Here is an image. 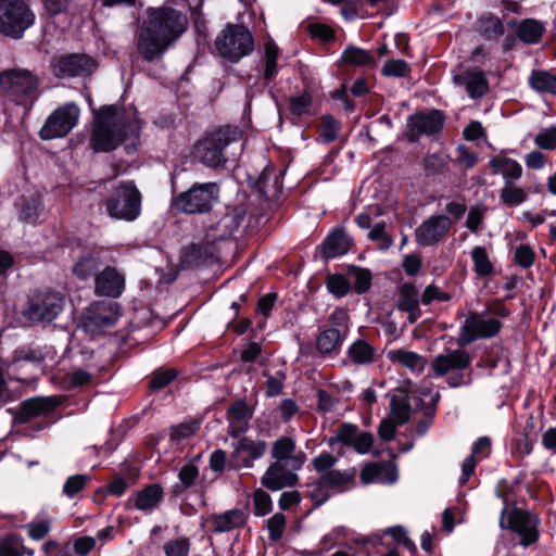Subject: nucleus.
Wrapping results in <instances>:
<instances>
[{
    "label": "nucleus",
    "instance_id": "obj_1",
    "mask_svg": "<svg viewBox=\"0 0 556 556\" xmlns=\"http://www.w3.org/2000/svg\"><path fill=\"white\" fill-rule=\"evenodd\" d=\"M136 35L138 54L148 62L160 60L188 29V16L172 7L149 8Z\"/></svg>",
    "mask_w": 556,
    "mask_h": 556
},
{
    "label": "nucleus",
    "instance_id": "obj_2",
    "mask_svg": "<svg viewBox=\"0 0 556 556\" xmlns=\"http://www.w3.org/2000/svg\"><path fill=\"white\" fill-rule=\"evenodd\" d=\"M140 129L136 111L104 106L96 114L89 144L96 152H110L127 140L134 143L139 138Z\"/></svg>",
    "mask_w": 556,
    "mask_h": 556
},
{
    "label": "nucleus",
    "instance_id": "obj_3",
    "mask_svg": "<svg viewBox=\"0 0 556 556\" xmlns=\"http://www.w3.org/2000/svg\"><path fill=\"white\" fill-rule=\"evenodd\" d=\"M243 150V132L233 126L219 127L205 134L193 147L194 159L210 168L223 167Z\"/></svg>",
    "mask_w": 556,
    "mask_h": 556
},
{
    "label": "nucleus",
    "instance_id": "obj_4",
    "mask_svg": "<svg viewBox=\"0 0 556 556\" xmlns=\"http://www.w3.org/2000/svg\"><path fill=\"white\" fill-rule=\"evenodd\" d=\"M64 306L63 293L52 289L39 290L28 300L22 316L30 323H51L61 314Z\"/></svg>",
    "mask_w": 556,
    "mask_h": 556
},
{
    "label": "nucleus",
    "instance_id": "obj_5",
    "mask_svg": "<svg viewBox=\"0 0 556 556\" xmlns=\"http://www.w3.org/2000/svg\"><path fill=\"white\" fill-rule=\"evenodd\" d=\"M215 48L220 56L237 62L254 49V40L242 25H227L216 37Z\"/></svg>",
    "mask_w": 556,
    "mask_h": 556
},
{
    "label": "nucleus",
    "instance_id": "obj_6",
    "mask_svg": "<svg viewBox=\"0 0 556 556\" xmlns=\"http://www.w3.org/2000/svg\"><path fill=\"white\" fill-rule=\"evenodd\" d=\"M105 206L110 217L132 222L141 212V194L134 184L123 182L106 199Z\"/></svg>",
    "mask_w": 556,
    "mask_h": 556
},
{
    "label": "nucleus",
    "instance_id": "obj_7",
    "mask_svg": "<svg viewBox=\"0 0 556 556\" xmlns=\"http://www.w3.org/2000/svg\"><path fill=\"white\" fill-rule=\"evenodd\" d=\"M34 23V14L23 0H0V34L21 38Z\"/></svg>",
    "mask_w": 556,
    "mask_h": 556
},
{
    "label": "nucleus",
    "instance_id": "obj_8",
    "mask_svg": "<svg viewBox=\"0 0 556 556\" xmlns=\"http://www.w3.org/2000/svg\"><path fill=\"white\" fill-rule=\"evenodd\" d=\"M218 194L219 187L216 182L194 184L174 199V206L181 213L202 214L212 208Z\"/></svg>",
    "mask_w": 556,
    "mask_h": 556
},
{
    "label": "nucleus",
    "instance_id": "obj_9",
    "mask_svg": "<svg viewBox=\"0 0 556 556\" xmlns=\"http://www.w3.org/2000/svg\"><path fill=\"white\" fill-rule=\"evenodd\" d=\"M502 323L495 317H489L485 313L469 312L460 327L457 343L464 348L477 339H490L496 337Z\"/></svg>",
    "mask_w": 556,
    "mask_h": 556
},
{
    "label": "nucleus",
    "instance_id": "obj_10",
    "mask_svg": "<svg viewBox=\"0 0 556 556\" xmlns=\"http://www.w3.org/2000/svg\"><path fill=\"white\" fill-rule=\"evenodd\" d=\"M39 85L38 77L25 68H12L0 73V89L14 101L33 98Z\"/></svg>",
    "mask_w": 556,
    "mask_h": 556
},
{
    "label": "nucleus",
    "instance_id": "obj_11",
    "mask_svg": "<svg viewBox=\"0 0 556 556\" xmlns=\"http://www.w3.org/2000/svg\"><path fill=\"white\" fill-rule=\"evenodd\" d=\"M539 518L526 510L514 508L504 510L500 520L502 529H509L520 538V543L527 547L538 541Z\"/></svg>",
    "mask_w": 556,
    "mask_h": 556
},
{
    "label": "nucleus",
    "instance_id": "obj_12",
    "mask_svg": "<svg viewBox=\"0 0 556 556\" xmlns=\"http://www.w3.org/2000/svg\"><path fill=\"white\" fill-rule=\"evenodd\" d=\"M79 109L73 103L56 109L46 121L39 131L42 140H52L65 137L76 125Z\"/></svg>",
    "mask_w": 556,
    "mask_h": 556
},
{
    "label": "nucleus",
    "instance_id": "obj_13",
    "mask_svg": "<svg viewBox=\"0 0 556 556\" xmlns=\"http://www.w3.org/2000/svg\"><path fill=\"white\" fill-rule=\"evenodd\" d=\"M118 317L119 313L116 303L97 301L84 311L81 323L87 331L99 332L114 326Z\"/></svg>",
    "mask_w": 556,
    "mask_h": 556
},
{
    "label": "nucleus",
    "instance_id": "obj_14",
    "mask_svg": "<svg viewBox=\"0 0 556 556\" xmlns=\"http://www.w3.org/2000/svg\"><path fill=\"white\" fill-rule=\"evenodd\" d=\"M452 225V219L446 215L430 216L416 228V242L421 247L438 244L447 236Z\"/></svg>",
    "mask_w": 556,
    "mask_h": 556
},
{
    "label": "nucleus",
    "instance_id": "obj_15",
    "mask_svg": "<svg viewBox=\"0 0 556 556\" xmlns=\"http://www.w3.org/2000/svg\"><path fill=\"white\" fill-rule=\"evenodd\" d=\"M444 123L442 113L438 110L420 112L409 116L406 126V136L409 141H416L420 136H431L439 132Z\"/></svg>",
    "mask_w": 556,
    "mask_h": 556
},
{
    "label": "nucleus",
    "instance_id": "obj_16",
    "mask_svg": "<svg viewBox=\"0 0 556 556\" xmlns=\"http://www.w3.org/2000/svg\"><path fill=\"white\" fill-rule=\"evenodd\" d=\"M97 68V62L87 54H67L58 60L53 72L59 77L90 75Z\"/></svg>",
    "mask_w": 556,
    "mask_h": 556
},
{
    "label": "nucleus",
    "instance_id": "obj_17",
    "mask_svg": "<svg viewBox=\"0 0 556 556\" xmlns=\"http://www.w3.org/2000/svg\"><path fill=\"white\" fill-rule=\"evenodd\" d=\"M266 450L267 443L265 441H255L248 437H243L233 445L231 462L236 467L251 468L253 466V462L263 457Z\"/></svg>",
    "mask_w": 556,
    "mask_h": 556
},
{
    "label": "nucleus",
    "instance_id": "obj_18",
    "mask_svg": "<svg viewBox=\"0 0 556 556\" xmlns=\"http://www.w3.org/2000/svg\"><path fill=\"white\" fill-rule=\"evenodd\" d=\"M470 363V355L464 350L456 349L437 355L431 362V368L435 376L442 377L453 371L465 370Z\"/></svg>",
    "mask_w": 556,
    "mask_h": 556
},
{
    "label": "nucleus",
    "instance_id": "obj_19",
    "mask_svg": "<svg viewBox=\"0 0 556 556\" xmlns=\"http://www.w3.org/2000/svg\"><path fill=\"white\" fill-rule=\"evenodd\" d=\"M296 471L289 467L287 463L274 462L262 477V484L271 491L293 486L299 481Z\"/></svg>",
    "mask_w": 556,
    "mask_h": 556
},
{
    "label": "nucleus",
    "instance_id": "obj_20",
    "mask_svg": "<svg viewBox=\"0 0 556 556\" xmlns=\"http://www.w3.org/2000/svg\"><path fill=\"white\" fill-rule=\"evenodd\" d=\"M244 211L240 207H227L225 214L207 230V238L212 241L230 238L240 227Z\"/></svg>",
    "mask_w": 556,
    "mask_h": 556
},
{
    "label": "nucleus",
    "instance_id": "obj_21",
    "mask_svg": "<svg viewBox=\"0 0 556 556\" xmlns=\"http://www.w3.org/2000/svg\"><path fill=\"white\" fill-rule=\"evenodd\" d=\"M294 440L289 437H281L273 443L271 457L275 462L287 463L293 470H300L306 460L304 452L295 453Z\"/></svg>",
    "mask_w": 556,
    "mask_h": 556
},
{
    "label": "nucleus",
    "instance_id": "obj_22",
    "mask_svg": "<svg viewBox=\"0 0 556 556\" xmlns=\"http://www.w3.org/2000/svg\"><path fill=\"white\" fill-rule=\"evenodd\" d=\"M125 287V278L114 267H105L96 276L94 291L99 295L117 298Z\"/></svg>",
    "mask_w": 556,
    "mask_h": 556
},
{
    "label": "nucleus",
    "instance_id": "obj_23",
    "mask_svg": "<svg viewBox=\"0 0 556 556\" xmlns=\"http://www.w3.org/2000/svg\"><path fill=\"white\" fill-rule=\"evenodd\" d=\"M396 306L408 314V321L414 324L421 315L419 293L413 283H403L397 288Z\"/></svg>",
    "mask_w": 556,
    "mask_h": 556
},
{
    "label": "nucleus",
    "instance_id": "obj_24",
    "mask_svg": "<svg viewBox=\"0 0 556 556\" xmlns=\"http://www.w3.org/2000/svg\"><path fill=\"white\" fill-rule=\"evenodd\" d=\"M59 402L54 397H34L24 401L18 412L20 422H29L39 416H46L52 413Z\"/></svg>",
    "mask_w": 556,
    "mask_h": 556
},
{
    "label": "nucleus",
    "instance_id": "obj_25",
    "mask_svg": "<svg viewBox=\"0 0 556 556\" xmlns=\"http://www.w3.org/2000/svg\"><path fill=\"white\" fill-rule=\"evenodd\" d=\"M208 521L211 522L213 532L224 533L244 526L247 515L241 509H230L222 514L211 515Z\"/></svg>",
    "mask_w": 556,
    "mask_h": 556
},
{
    "label": "nucleus",
    "instance_id": "obj_26",
    "mask_svg": "<svg viewBox=\"0 0 556 556\" xmlns=\"http://www.w3.org/2000/svg\"><path fill=\"white\" fill-rule=\"evenodd\" d=\"M230 425L228 434L232 438L239 437L248 429V422L252 418V410L244 401H236L228 408Z\"/></svg>",
    "mask_w": 556,
    "mask_h": 556
},
{
    "label": "nucleus",
    "instance_id": "obj_27",
    "mask_svg": "<svg viewBox=\"0 0 556 556\" xmlns=\"http://www.w3.org/2000/svg\"><path fill=\"white\" fill-rule=\"evenodd\" d=\"M351 241L342 228L332 230L320 247L324 258H334L350 250Z\"/></svg>",
    "mask_w": 556,
    "mask_h": 556
},
{
    "label": "nucleus",
    "instance_id": "obj_28",
    "mask_svg": "<svg viewBox=\"0 0 556 556\" xmlns=\"http://www.w3.org/2000/svg\"><path fill=\"white\" fill-rule=\"evenodd\" d=\"M490 166L493 174H500L503 176L505 184L514 182L522 175L521 165L517 161L505 155L493 156L490 160Z\"/></svg>",
    "mask_w": 556,
    "mask_h": 556
},
{
    "label": "nucleus",
    "instance_id": "obj_29",
    "mask_svg": "<svg viewBox=\"0 0 556 556\" xmlns=\"http://www.w3.org/2000/svg\"><path fill=\"white\" fill-rule=\"evenodd\" d=\"M163 498V489L159 484H151L138 491L129 502L141 511H150L159 506Z\"/></svg>",
    "mask_w": 556,
    "mask_h": 556
},
{
    "label": "nucleus",
    "instance_id": "obj_30",
    "mask_svg": "<svg viewBox=\"0 0 556 556\" xmlns=\"http://www.w3.org/2000/svg\"><path fill=\"white\" fill-rule=\"evenodd\" d=\"M454 79L457 84H465L467 92L473 99L483 97L489 90L488 80L481 71H467Z\"/></svg>",
    "mask_w": 556,
    "mask_h": 556
},
{
    "label": "nucleus",
    "instance_id": "obj_31",
    "mask_svg": "<svg viewBox=\"0 0 556 556\" xmlns=\"http://www.w3.org/2000/svg\"><path fill=\"white\" fill-rule=\"evenodd\" d=\"M321 483H325L327 488L336 489L339 492L344 491L349 486L353 485L356 477V469L349 468L344 470L333 469L319 476Z\"/></svg>",
    "mask_w": 556,
    "mask_h": 556
},
{
    "label": "nucleus",
    "instance_id": "obj_32",
    "mask_svg": "<svg viewBox=\"0 0 556 556\" xmlns=\"http://www.w3.org/2000/svg\"><path fill=\"white\" fill-rule=\"evenodd\" d=\"M387 357L392 363L399 364L415 372H421L427 363L426 357L417 354L416 352L403 349L389 351Z\"/></svg>",
    "mask_w": 556,
    "mask_h": 556
},
{
    "label": "nucleus",
    "instance_id": "obj_33",
    "mask_svg": "<svg viewBox=\"0 0 556 556\" xmlns=\"http://www.w3.org/2000/svg\"><path fill=\"white\" fill-rule=\"evenodd\" d=\"M477 31L488 40H497L504 35L505 27L500 17L488 13L478 20Z\"/></svg>",
    "mask_w": 556,
    "mask_h": 556
},
{
    "label": "nucleus",
    "instance_id": "obj_34",
    "mask_svg": "<svg viewBox=\"0 0 556 556\" xmlns=\"http://www.w3.org/2000/svg\"><path fill=\"white\" fill-rule=\"evenodd\" d=\"M344 338L345 330H341V328L331 327L324 330L317 337L316 345L320 353L330 354L341 345Z\"/></svg>",
    "mask_w": 556,
    "mask_h": 556
},
{
    "label": "nucleus",
    "instance_id": "obj_35",
    "mask_svg": "<svg viewBox=\"0 0 556 556\" xmlns=\"http://www.w3.org/2000/svg\"><path fill=\"white\" fill-rule=\"evenodd\" d=\"M375 352L369 342L358 339L348 349V358L357 366L368 365L374 362Z\"/></svg>",
    "mask_w": 556,
    "mask_h": 556
},
{
    "label": "nucleus",
    "instance_id": "obj_36",
    "mask_svg": "<svg viewBox=\"0 0 556 556\" xmlns=\"http://www.w3.org/2000/svg\"><path fill=\"white\" fill-rule=\"evenodd\" d=\"M544 31L545 27L543 23L533 18H526L521 21L517 27L518 38L527 45L538 43Z\"/></svg>",
    "mask_w": 556,
    "mask_h": 556
},
{
    "label": "nucleus",
    "instance_id": "obj_37",
    "mask_svg": "<svg viewBox=\"0 0 556 556\" xmlns=\"http://www.w3.org/2000/svg\"><path fill=\"white\" fill-rule=\"evenodd\" d=\"M529 84L539 92L556 94V76L546 71H533Z\"/></svg>",
    "mask_w": 556,
    "mask_h": 556
},
{
    "label": "nucleus",
    "instance_id": "obj_38",
    "mask_svg": "<svg viewBox=\"0 0 556 556\" xmlns=\"http://www.w3.org/2000/svg\"><path fill=\"white\" fill-rule=\"evenodd\" d=\"M342 60L353 66L375 67L376 60L369 51L357 47H349L343 51Z\"/></svg>",
    "mask_w": 556,
    "mask_h": 556
},
{
    "label": "nucleus",
    "instance_id": "obj_39",
    "mask_svg": "<svg viewBox=\"0 0 556 556\" xmlns=\"http://www.w3.org/2000/svg\"><path fill=\"white\" fill-rule=\"evenodd\" d=\"M388 472L391 475L390 481L396 479L395 469L391 464L370 463L366 465L361 471V480L364 483H370L381 477L382 473Z\"/></svg>",
    "mask_w": 556,
    "mask_h": 556
},
{
    "label": "nucleus",
    "instance_id": "obj_40",
    "mask_svg": "<svg viewBox=\"0 0 556 556\" xmlns=\"http://www.w3.org/2000/svg\"><path fill=\"white\" fill-rule=\"evenodd\" d=\"M390 407L391 410L388 418H392L400 426L409 420L412 408L406 397L392 396Z\"/></svg>",
    "mask_w": 556,
    "mask_h": 556
},
{
    "label": "nucleus",
    "instance_id": "obj_41",
    "mask_svg": "<svg viewBox=\"0 0 556 556\" xmlns=\"http://www.w3.org/2000/svg\"><path fill=\"white\" fill-rule=\"evenodd\" d=\"M471 257L477 276L488 277L493 274V264L483 247H476L471 252Z\"/></svg>",
    "mask_w": 556,
    "mask_h": 556
},
{
    "label": "nucleus",
    "instance_id": "obj_42",
    "mask_svg": "<svg viewBox=\"0 0 556 556\" xmlns=\"http://www.w3.org/2000/svg\"><path fill=\"white\" fill-rule=\"evenodd\" d=\"M358 433L359 431L357 426L345 422L338 428L334 437L329 438L328 444L332 446L334 443L339 442L345 446L352 447Z\"/></svg>",
    "mask_w": 556,
    "mask_h": 556
},
{
    "label": "nucleus",
    "instance_id": "obj_43",
    "mask_svg": "<svg viewBox=\"0 0 556 556\" xmlns=\"http://www.w3.org/2000/svg\"><path fill=\"white\" fill-rule=\"evenodd\" d=\"M500 199L507 206H516L527 200V192L514 182L505 184L500 191Z\"/></svg>",
    "mask_w": 556,
    "mask_h": 556
},
{
    "label": "nucleus",
    "instance_id": "obj_44",
    "mask_svg": "<svg viewBox=\"0 0 556 556\" xmlns=\"http://www.w3.org/2000/svg\"><path fill=\"white\" fill-rule=\"evenodd\" d=\"M100 266L99 257L89 254L81 257L74 266L73 271L77 278L85 280L93 276Z\"/></svg>",
    "mask_w": 556,
    "mask_h": 556
},
{
    "label": "nucleus",
    "instance_id": "obj_45",
    "mask_svg": "<svg viewBox=\"0 0 556 556\" xmlns=\"http://www.w3.org/2000/svg\"><path fill=\"white\" fill-rule=\"evenodd\" d=\"M41 212V202L37 197L22 198L21 218L26 223H33Z\"/></svg>",
    "mask_w": 556,
    "mask_h": 556
},
{
    "label": "nucleus",
    "instance_id": "obj_46",
    "mask_svg": "<svg viewBox=\"0 0 556 556\" xmlns=\"http://www.w3.org/2000/svg\"><path fill=\"white\" fill-rule=\"evenodd\" d=\"M327 290L337 298H342L348 294L351 283L341 274H331L326 279Z\"/></svg>",
    "mask_w": 556,
    "mask_h": 556
},
{
    "label": "nucleus",
    "instance_id": "obj_47",
    "mask_svg": "<svg viewBox=\"0 0 556 556\" xmlns=\"http://www.w3.org/2000/svg\"><path fill=\"white\" fill-rule=\"evenodd\" d=\"M177 377V370L174 368L155 370L150 380L152 390H161L173 382Z\"/></svg>",
    "mask_w": 556,
    "mask_h": 556
},
{
    "label": "nucleus",
    "instance_id": "obj_48",
    "mask_svg": "<svg viewBox=\"0 0 556 556\" xmlns=\"http://www.w3.org/2000/svg\"><path fill=\"white\" fill-rule=\"evenodd\" d=\"M198 430V421L187 420L170 428V439L173 441H181L192 437Z\"/></svg>",
    "mask_w": 556,
    "mask_h": 556
},
{
    "label": "nucleus",
    "instance_id": "obj_49",
    "mask_svg": "<svg viewBox=\"0 0 556 556\" xmlns=\"http://www.w3.org/2000/svg\"><path fill=\"white\" fill-rule=\"evenodd\" d=\"M190 551V541L187 538H176L164 544L166 556H188Z\"/></svg>",
    "mask_w": 556,
    "mask_h": 556
},
{
    "label": "nucleus",
    "instance_id": "obj_50",
    "mask_svg": "<svg viewBox=\"0 0 556 556\" xmlns=\"http://www.w3.org/2000/svg\"><path fill=\"white\" fill-rule=\"evenodd\" d=\"M350 273L353 276L354 289L357 293L362 294L370 288L371 274L368 269L351 267Z\"/></svg>",
    "mask_w": 556,
    "mask_h": 556
},
{
    "label": "nucleus",
    "instance_id": "obj_51",
    "mask_svg": "<svg viewBox=\"0 0 556 556\" xmlns=\"http://www.w3.org/2000/svg\"><path fill=\"white\" fill-rule=\"evenodd\" d=\"M308 486V497L314 503V506H320L330 498L329 489L325 483H321L320 477Z\"/></svg>",
    "mask_w": 556,
    "mask_h": 556
},
{
    "label": "nucleus",
    "instance_id": "obj_52",
    "mask_svg": "<svg viewBox=\"0 0 556 556\" xmlns=\"http://www.w3.org/2000/svg\"><path fill=\"white\" fill-rule=\"evenodd\" d=\"M199 476V470L193 464H186L179 471L180 483L175 486L176 492L190 488Z\"/></svg>",
    "mask_w": 556,
    "mask_h": 556
},
{
    "label": "nucleus",
    "instance_id": "obj_53",
    "mask_svg": "<svg viewBox=\"0 0 556 556\" xmlns=\"http://www.w3.org/2000/svg\"><path fill=\"white\" fill-rule=\"evenodd\" d=\"M89 480L90 477L87 475H75L67 478L63 485L64 494L70 498L74 497L77 493L85 489Z\"/></svg>",
    "mask_w": 556,
    "mask_h": 556
},
{
    "label": "nucleus",
    "instance_id": "obj_54",
    "mask_svg": "<svg viewBox=\"0 0 556 556\" xmlns=\"http://www.w3.org/2000/svg\"><path fill=\"white\" fill-rule=\"evenodd\" d=\"M289 102L290 112L295 116H302L308 112L312 104V97L308 92L304 91L300 94L291 97Z\"/></svg>",
    "mask_w": 556,
    "mask_h": 556
},
{
    "label": "nucleus",
    "instance_id": "obj_55",
    "mask_svg": "<svg viewBox=\"0 0 556 556\" xmlns=\"http://www.w3.org/2000/svg\"><path fill=\"white\" fill-rule=\"evenodd\" d=\"M368 238L371 241L377 242L378 247L381 250L389 249L393 243L392 237L389 233H387V231H386L384 223L376 224L369 231Z\"/></svg>",
    "mask_w": 556,
    "mask_h": 556
},
{
    "label": "nucleus",
    "instance_id": "obj_56",
    "mask_svg": "<svg viewBox=\"0 0 556 556\" xmlns=\"http://www.w3.org/2000/svg\"><path fill=\"white\" fill-rule=\"evenodd\" d=\"M339 129L340 124L332 116H323L319 134L325 142H331L336 140L338 137Z\"/></svg>",
    "mask_w": 556,
    "mask_h": 556
},
{
    "label": "nucleus",
    "instance_id": "obj_57",
    "mask_svg": "<svg viewBox=\"0 0 556 556\" xmlns=\"http://www.w3.org/2000/svg\"><path fill=\"white\" fill-rule=\"evenodd\" d=\"M381 72L387 77H404L409 73V66L403 60L392 59L386 61Z\"/></svg>",
    "mask_w": 556,
    "mask_h": 556
},
{
    "label": "nucleus",
    "instance_id": "obj_58",
    "mask_svg": "<svg viewBox=\"0 0 556 556\" xmlns=\"http://www.w3.org/2000/svg\"><path fill=\"white\" fill-rule=\"evenodd\" d=\"M386 534H389L395 542L399 544H402L404 547H406L410 553H416L417 547L415 543L408 538L407 531L405 528L401 526H395L392 528H389L386 531Z\"/></svg>",
    "mask_w": 556,
    "mask_h": 556
},
{
    "label": "nucleus",
    "instance_id": "obj_59",
    "mask_svg": "<svg viewBox=\"0 0 556 556\" xmlns=\"http://www.w3.org/2000/svg\"><path fill=\"white\" fill-rule=\"evenodd\" d=\"M286 527V517L281 513L275 514L267 521V529L269 531V539L278 541L281 539Z\"/></svg>",
    "mask_w": 556,
    "mask_h": 556
},
{
    "label": "nucleus",
    "instance_id": "obj_60",
    "mask_svg": "<svg viewBox=\"0 0 556 556\" xmlns=\"http://www.w3.org/2000/svg\"><path fill=\"white\" fill-rule=\"evenodd\" d=\"M534 143L540 149L555 150L556 149V127L543 129L534 137Z\"/></svg>",
    "mask_w": 556,
    "mask_h": 556
},
{
    "label": "nucleus",
    "instance_id": "obj_61",
    "mask_svg": "<svg viewBox=\"0 0 556 556\" xmlns=\"http://www.w3.org/2000/svg\"><path fill=\"white\" fill-rule=\"evenodd\" d=\"M253 503L255 515L265 516L271 510L270 496L263 490L258 489L253 494Z\"/></svg>",
    "mask_w": 556,
    "mask_h": 556
},
{
    "label": "nucleus",
    "instance_id": "obj_62",
    "mask_svg": "<svg viewBox=\"0 0 556 556\" xmlns=\"http://www.w3.org/2000/svg\"><path fill=\"white\" fill-rule=\"evenodd\" d=\"M336 463L337 457L328 452L321 453L312 460L313 468L321 475L327 471L333 470L332 468L336 465Z\"/></svg>",
    "mask_w": 556,
    "mask_h": 556
},
{
    "label": "nucleus",
    "instance_id": "obj_63",
    "mask_svg": "<svg viewBox=\"0 0 556 556\" xmlns=\"http://www.w3.org/2000/svg\"><path fill=\"white\" fill-rule=\"evenodd\" d=\"M446 164L445 157L437 153L429 154L424 159L425 170L431 175L443 172Z\"/></svg>",
    "mask_w": 556,
    "mask_h": 556
},
{
    "label": "nucleus",
    "instance_id": "obj_64",
    "mask_svg": "<svg viewBox=\"0 0 556 556\" xmlns=\"http://www.w3.org/2000/svg\"><path fill=\"white\" fill-rule=\"evenodd\" d=\"M515 261L521 267L529 268L533 264L534 252L527 244L519 245L515 252Z\"/></svg>",
    "mask_w": 556,
    "mask_h": 556
}]
</instances>
